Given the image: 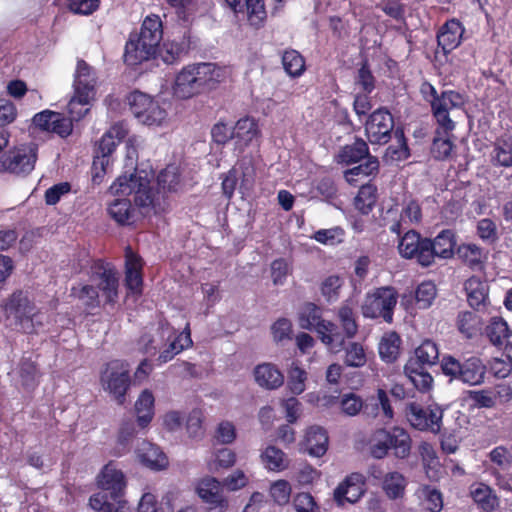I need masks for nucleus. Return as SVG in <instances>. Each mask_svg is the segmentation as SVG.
Returning a JSON list of instances; mask_svg holds the SVG:
<instances>
[{
	"label": "nucleus",
	"instance_id": "obj_1",
	"mask_svg": "<svg viewBox=\"0 0 512 512\" xmlns=\"http://www.w3.org/2000/svg\"><path fill=\"white\" fill-rule=\"evenodd\" d=\"M0 309L6 326L13 331L33 335L42 326L41 310L33 293L27 289H15L1 301Z\"/></svg>",
	"mask_w": 512,
	"mask_h": 512
},
{
	"label": "nucleus",
	"instance_id": "obj_2",
	"mask_svg": "<svg viewBox=\"0 0 512 512\" xmlns=\"http://www.w3.org/2000/svg\"><path fill=\"white\" fill-rule=\"evenodd\" d=\"M226 78V70L211 62L185 65L176 75L173 92L181 99H190L212 90Z\"/></svg>",
	"mask_w": 512,
	"mask_h": 512
},
{
	"label": "nucleus",
	"instance_id": "obj_3",
	"mask_svg": "<svg viewBox=\"0 0 512 512\" xmlns=\"http://www.w3.org/2000/svg\"><path fill=\"white\" fill-rule=\"evenodd\" d=\"M101 491L89 499L90 507L97 512H131L128 502L123 499L126 480L123 472L113 462L106 464L97 476Z\"/></svg>",
	"mask_w": 512,
	"mask_h": 512
},
{
	"label": "nucleus",
	"instance_id": "obj_4",
	"mask_svg": "<svg viewBox=\"0 0 512 512\" xmlns=\"http://www.w3.org/2000/svg\"><path fill=\"white\" fill-rule=\"evenodd\" d=\"M365 134L371 144H387L394 134L398 146H389L387 154L393 160H404L410 155L407 140L402 128H395L394 117L386 107L373 111L365 122Z\"/></svg>",
	"mask_w": 512,
	"mask_h": 512
},
{
	"label": "nucleus",
	"instance_id": "obj_5",
	"mask_svg": "<svg viewBox=\"0 0 512 512\" xmlns=\"http://www.w3.org/2000/svg\"><path fill=\"white\" fill-rule=\"evenodd\" d=\"M438 362L439 347L437 343L425 339L406 362L404 373L418 391L427 393L432 389L434 383L429 368L437 365Z\"/></svg>",
	"mask_w": 512,
	"mask_h": 512
},
{
	"label": "nucleus",
	"instance_id": "obj_6",
	"mask_svg": "<svg viewBox=\"0 0 512 512\" xmlns=\"http://www.w3.org/2000/svg\"><path fill=\"white\" fill-rule=\"evenodd\" d=\"M419 91L423 100L430 105L431 114L438 126L443 132L451 133L455 129V122L451 119L450 112L464 106V96L455 90H443L438 93L426 80L421 83Z\"/></svg>",
	"mask_w": 512,
	"mask_h": 512
},
{
	"label": "nucleus",
	"instance_id": "obj_7",
	"mask_svg": "<svg viewBox=\"0 0 512 512\" xmlns=\"http://www.w3.org/2000/svg\"><path fill=\"white\" fill-rule=\"evenodd\" d=\"M411 447L410 434L404 428L394 426L390 429L380 428L374 431L370 452L376 459H383L389 453L398 459H406L411 453Z\"/></svg>",
	"mask_w": 512,
	"mask_h": 512
},
{
	"label": "nucleus",
	"instance_id": "obj_8",
	"mask_svg": "<svg viewBox=\"0 0 512 512\" xmlns=\"http://www.w3.org/2000/svg\"><path fill=\"white\" fill-rule=\"evenodd\" d=\"M299 323L303 329L315 330L321 341L331 350L340 351L344 337L335 323L322 319V310L316 304L305 303L299 313Z\"/></svg>",
	"mask_w": 512,
	"mask_h": 512
},
{
	"label": "nucleus",
	"instance_id": "obj_9",
	"mask_svg": "<svg viewBox=\"0 0 512 512\" xmlns=\"http://www.w3.org/2000/svg\"><path fill=\"white\" fill-rule=\"evenodd\" d=\"M100 384L118 405H124L131 386L128 365L121 360L106 363L100 373Z\"/></svg>",
	"mask_w": 512,
	"mask_h": 512
},
{
	"label": "nucleus",
	"instance_id": "obj_10",
	"mask_svg": "<svg viewBox=\"0 0 512 512\" xmlns=\"http://www.w3.org/2000/svg\"><path fill=\"white\" fill-rule=\"evenodd\" d=\"M440 365L443 374L451 379L469 385H479L484 382L486 366L479 357L472 356L460 362L453 356L445 355Z\"/></svg>",
	"mask_w": 512,
	"mask_h": 512
},
{
	"label": "nucleus",
	"instance_id": "obj_11",
	"mask_svg": "<svg viewBox=\"0 0 512 512\" xmlns=\"http://www.w3.org/2000/svg\"><path fill=\"white\" fill-rule=\"evenodd\" d=\"M432 248L431 238L423 237L414 229L405 232L397 245L398 253L403 259L413 261L423 268L434 265Z\"/></svg>",
	"mask_w": 512,
	"mask_h": 512
},
{
	"label": "nucleus",
	"instance_id": "obj_12",
	"mask_svg": "<svg viewBox=\"0 0 512 512\" xmlns=\"http://www.w3.org/2000/svg\"><path fill=\"white\" fill-rule=\"evenodd\" d=\"M398 301L395 288L386 286L376 288L366 295L361 306L362 315L369 319L382 318L386 323L393 322L394 309Z\"/></svg>",
	"mask_w": 512,
	"mask_h": 512
},
{
	"label": "nucleus",
	"instance_id": "obj_13",
	"mask_svg": "<svg viewBox=\"0 0 512 512\" xmlns=\"http://www.w3.org/2000/svg\"><path fill=\"white\" fill-rule=\"evenodd\" d=\"M90 280L104 299V305L114 306L119 299V273L114 264L104 259L94 260L90 266Z\"/></svg>",
	"mask_w": 512,
	"mask_h": 512
},
{
	"label": "nucleus",
	"instance_id": "obj_14",
	"mask_svg": "<svg viewBox=\"0 0 512 512\" xmlns=\"http://www.w3.org/2000/svg\"><path fill=\"white\" fill-rule=\"evenodd\" d=\"M110 191L115 195L134 194V202L139 207H149L154 201V193L147 175L141 176L137 173L120 175L110 186Z\"/></svg>",
	"mask_w": 512,
	"mask_h": 512
},
{
	"label": "nucleus",
	"instance_id": "obj_15",
	"mask_svg": "<svg viewBox=\"0 0 512 512\" xmlns=\"http://www.w3.org/2000/svg\"><path fill=\"white\" fill-rule=\"evenodd\" d=\"M405 417L412 428L422 432L440 433L442 429L443 409L437 404L423 406L417 402L406 405Z\"/></svg>",
	"mask_w": 512,
	"mask_h": 512
},
{
	"label": "nucleus",
	"instance_id": "obj_16",
	"mask_svg": "<svg viewBox=\"0 0 512 512\" xmlns=\"http://www.w3.org/2000/svg\"><path fill=\"white\" fill-rule=\"evenodd\" d=\"M128 100L135 118L145 125L160 126L167 118V112L159 102L143 92H132Z\"/></svg>",
	"mask_w": 512,
	"mask_h": 512
},
{
	"label": "nucleus",
	"instance_id": "obj_17",
	"mask_svg": "<svg viewBox=\"0 0 512 512\" xmlns=\"http://www.w3.org/2000/svg\"><path fill=\"white\" fill-rule=\"evenodd\" d=\"M37 155L26 148H13L0 156V172L27 175L35 166Z\"/></svg>",
	"mask_w": 512,
	"mask_h": 512
},
{
	"label": "nucleus",
	"instance_id": "obj_18",
	"mask_svg": "<svg viewBox=\"0 0 512 512\" xmlns=\"http://www.w3.org/2000/svg\"><path fill=\"white\" fill-rule=\"evenodd\" d=\"M193 44L191 30L188 27H180L173 31L171 38L163 42L159 49L160 56L166 64H173L187 55Z\"/></svg>",
	"mask_w": 512,
	"mask_h": 512
},
{
	"label": "nucleus",
	"instance_id": "obj_19",
	"mask_svg": "<svg viewBox=\"0 0 512 512\" xmlns=\"http://www.w3.org/2000/svg\"><path fill=\"white\" fill-rule=\"evenodd\" d=\"M144 261L140 255L133 252L130 246L125 249L124 285L128 294L141 296L143 294Z\"/></svg>",
	"mask_w": 512,
	"mask_h": 512
},
{
	"label": "nucleus",
	"instance_id": "obj_20",
	"mask_svg": "<svg viewBox=\"0 0 512 512\" xmlns=\"http://www.w3.org/2000/svg\"><path fill=\"white\" fill-rule=\"evenodd\" d=\"M489 458L494 465L491 474L495 477L496 485L505 491H512V456L504 446H497L489 453Z\"/></svg>",
	"mask_w": 512,
	"mask_h": 512
},
{
	"label": "nucleus",
	"instance_id": "obj_21",
	"mask_svg": "<svg viewBox=\"0 0 512 512\" xmlns=\"http://www.w3.org/2000/svg\"><path fill=\"white\" fill-rule=\"evenodd\" d=\"M33 122L40 130L57 134L61 138H67L73 131L70 117L52 110H43L35 114Z\"/></svg>",
	"mask_w": 512,
	"mask_h": 512
},
{
	"label": "nucleus",
	"instance_id": "obj_22",
	"mask_svg": "<svg viewBox=\"0 0 512 512\" xmlns=\"http://www.w3.org/2000/svg\"><path fill=\"white\" fill-rule=\"evenodd\" d=\"M365 491V476L359 472H353L336 487L334 499L338 505H344L345 502L356 503Z\"/></svg>",
	"mask_w": 512,
	"mask_h": 512
},
{
	"label": "nucleus",
	"instance_id": "obj_23",
	"mask_svg": "<svg viewBox=\"0 0 512 512\" xmlns=\"http://www.w3.org/2000/svg\"><path fill=\"white\" fill-rule=\"evenodd\" d=\"M199 497L208 505L210 511L224 512L228 508V501L223 496L220 482L214 477H207L197 485Z\"/></svg>",
	"mask_w": 512,
	"mask_h": 512
},
{
	"label": "nucleus",
	"instance_id": "obj_24",
	"mask_svg": "<svg viewBox=\"0 0 512 512\" xmlns=\"http://www.w3.org/2000/svg\"><path fill=\"white\" fill-rule=\"evenodd\" d=\"M236 17H246L250 25L260 27L266 19L264 0H224Z\"/></svg>",
	"mask_w": 512,
	"mask_h": 512
},
{
	"label": "nucleus",
	"instance_id": "obj_25",
	"mask_svg": "<svg viewBox=\"0 0 512 512\" xmlns=\"http://www.w3.org/2000/svg\"><path fill=\"white\" fill-rule=\"evenodd\" d=\"M118 142L113 140L106 132L98 141L95 149V155L92 163V179L95 183L106 173V167L110 162V155L115 151Z\"/></svg>",
	"mask_w": 512,
	"mask_h": 512
},
{
	"label": "nucleus",
	"instance_id": "obj_26",
	"mask_svg": "<svg viewBox=\"0 0 512 512\" xmlns=\"http://www.w3.org/2000/svg\"><path fill=\"white\" fill-rule=\"evenodd\" d=\"M464 32L463 24L455 18L447 20L441 26L437 33V43L444 55L449 54L461 44Z\"/></svg>",
	"mask_w": 512,
	"mask_h": 512
},
{
	"label": "nucleus",
	"instance_id": "obj_27",
	"mask_svg": "<svg viewBox=\"0 0 512 512\" xmlns=\"http://www.w3.org/2000/svg\"><path fill=\"white\" fill-rule=\"evenodd\" d=\"M147 45L131 33L125 45L124 63L133 67L154 58L157 51Z\"/></svg>",
	"mask_w": 512,
	"mask_h": 512
},
{
	"label": "nucleus",
	"instance_id": "obj_28",
	"mask_svg": "<svg viewBox=\"0 0 512 512\" xmlns=\"http://www.w3.org/2000/svg\"><path fill=\"white\" fill-rule=\"evenodd\" d=\"M142 42L148 44L156 51L159 49L161 40L163 39V24L161 18L156 14H150L145 17L142 22L140 32L132 33Z\"/></svg>",
	"mask_w": 512,
	"mask_h": 512
},
{
	"label": "nucleus",
	"instance_id": "obj_29",
	"mask_svg": "<svg viewBox=\"0 0 512 512\" xmlns=\"http://www.w3.org/2000/svg\"><path fill=\"white\" fill-rule=\"evenodd\" d=\"M455 254L472 271H482L485 267L487 253L475 243H462L458 245Z\"/></svg>",
	"mask_w": 512,
	"mask_h": 512
},
{
	"label": "nucleus",
	"instance_id": "obj_30",
	"mask_svg": "<svg viewBox=\"0 0 512 512\" xmlns=\"http://www.w3.org/2000/svg\"><path fill=\"white\" fill-rule=\"evenodd\" d=\"M327 431L320 426H311L305 433L303 449L311 456L321 457L328 449Z\"/></svg>",
	"mask_w": 512,
	"mask_h": 512
},
{
	"label": "nucleus",
	"instance_id": "obj_31",
	"mask_svg": "<svg viewBox=\"0 0 512 512\" xmlns=\"http://www.w3.org/2000/svg\"><path fill=\"white\" fill-rule=\"evenodd\" d=\"M236 144L243 149L261 136L258 122L251 116L240 118L233 129Z\"/></svg>",
	"mask_w": 512,
	"mask_h": 512
},
{
	"label": "nucleus",
	"instance_id": "obj_32",
	"mask_svg": "<svg viewBox=\"0 0 512 512\" xmlns=\"http://www.w3.org/2000/svg\"><path fill=\"white\" fill-rule=\"evenodd\" d=\"M433 246V264L436 258L450 259L456 253V233L451 229H444L431 239Z\"/></svg>",
	"mask_w": 512,
	"mask_h": 512
},
{
	"label": "nucleus",
	"instance_id": "obj_33",
	"mask_svg": "<svg viewBox=\"0 0 512 512\" xmlns=\"http://www.w3.org/2000/svg\"><path fill=\"white\" fill-rule=\"evenodd\" d=\"M371 156L368 144L359 137H356L352 144H347L339 150L336 161L339 164L351 165Z\"/></svg>",
	"mask_w": 512,
	"mask_h": 512
},
{
	"label": "nucleus",
	"instance_id": "obj_34",
	"mask_svg": "<svg viewBox=\"0 0 512 512\" xmlns=\"http://www.w3.org/2000/svg\"><path fill=\"white\" fill-rule=\"evenodd\" d=\"M254 377L257 384L266 389H277L282 386L284 376L273 364H259L254 369Z\"/></svg>",
	"mask_w": 512,
	"mask_h": 512
},
{
	"label": "nucleus",
	"instance_id": "obj_35",
	"mask_svg": "<svg viewBox=\"0 0 512 512\" xmlns=\"http://www.w3.org/2000/svg\"><path fill=\"white\" fill-rule=\"evenodd\" d=\"M467 301L473 309L485 306L488 300V286L478 276H471L464 283Z\"/></svg>",
	"mask_w": 512,
	"mask_h": 512
},
{
	"label": "nucleus",
	"instance_id": "obj_36",
	"mask_svg": "<svg viewBox=\"0 0 512 512\" xmlns=\"http://www.w3.org/2000/svg\"><path fill=\"white\" fill-rule=\"evenodd\" d=\"M492 164L496 167H512V135L503 134L493 144Z\"/></svg>",
	"mask_w": 512,
	"mask_h": 512
},
{
	"label": "nucleus",
	"instance_id": "obj_37",
	"mask_svg": "<svg viewBox=\"0 0 512 512\" xmlns=\"http://www.w3.org/2000/svg\"><path fill=\"white\" fill-rule=\"evenodd\" d=\"M379 171V161L375 156H369L364 163L344 171L345 180L353 186H357L367 177L375 176Z\"/></svg>",
	"mask_w": 512,
	"mask_h": 512
},
{
	"label": "nucleus",
	"instance_id": "obj_38",
	"mask_svg": "<svg viewBox=\"0 0 512 512\" xmlns=\"http://www.w3.org/2000/svg\"><path fill=\"white\" fill-rule=\"evenodd\" d=\"M95 82L92 67L83 59L78 60L73 83L74 92H87V94L93 95Z\"/></svg>",
	"mask_w": 512,
	"mask_h": 512
},
{
	"label": "nucleus",
	"instance_id": "obj_39",
	"mask_svg": "<svg viewBox=\"0 0 512 512\" xmlns=\"http://www.w3.org/2000/svg\"><path fill=\"white\" fill-rule=\"evenodd\" d=\"M108 214L119 225H130L134 221L135 209L127 198H118L108 206Z\"/></svg>",
	"mask_w": 512,
	"mask_h": 512
},
{
	"label": "nucleus",
	"instance_id": "obj_40",
	"mask_svg": "<svg viewBox=\"0 0 512 512\" xmlns=\"http://www.w3.org/2000/svg\"><path fill=\"white\" fill-rule=\"evenodd\" d=\"M154 396L151 391L144 390L139 395L135 410L137 413V423L141 428H146L154 417Z\"/></svg>",
	"mask_w": 512,
	"mask_h": 512
},
{
	"label": "nucleus",
	"instance_id": "obj_41",
	"mask_svg": "<svg viewBox=\"0 0 512 512\" xmlns=\"http://www.w3.org/2000/svg\"><path fill=\"white\" fill-rule=\"evenodd\" d=\"M485 335L494 346H501L505 340L512 339V331L502 317H492L485 327Z\"/></svg>",
	"mask_w": 512,
	"mask_h": 512
},
{
	"label": "nucleus",
	"instance_id": "obj_42",
	"mask_svg": "<svg viewBox=\"0 0 512 512\" xmlns=\"http://www.w3.org/2000/svg\"><path fill=\"white\" fill-rule=\"evenodd\" d=\"M471 497L482 510L491 512L498 506L499 499L493 489L484 483H479L471 489Z\"/></svg>",
	"mask_w": 512,
	"mask_h": 512
},
{
	"label": "nucleus",
	"instance_id": "obj_43",
	"mask_svg": "<svg viewBox=\"0 0 512 512\" xmlns=\"http://www.w3.org/2000/svg\"><path fill=\"white\" fill-rule=\"evenodd\" d=\"M260 457L264 467L269 471L280 472L289 466L287 455L281 449L272 445L267 446Z\"/></svg>",
	"mask_w": 512,
	"mask_h": 512
},
{
	"label": "nucleus",
	"instance_id": "obj_44",
	"mask_svg": "<svg viewBox=\"0 0 512 512\" xmlns=\"http://www.w3.org/2000/svg\"><path fill=\"white\" fill-rule=\"evenodd\" d=\"M141 461L149 468L161 470L168 466V458L165 453L152 443H145L140 453Z\"/></svg>",
	"mask_w": 512,
	"mask_h": 512
},
{
	"label": "nucleus",
	"instance_id": "obj_45",
	"mask_svg": "<svg viewBox=\"0 0 512 512\" xmlns=\"http://www.w3.org/2000/svg\"><path fill=\"white\" fill-rule=\"evenodd\" d=\"M71 294L81 301L88 311L95 310L101 305L98 288L93 284H81L78 287H72Z\"/></svg>",
	"mask_w": 512,
	"mask_h": 512
},
{
	"label": "nucleus",
	"instance_id": "obj_46",
	"mask_svg": "<svg viewBox=\"0 0 512 512\" xmlns=\"http://www.w3.org/2000/svg\"><path fill=\"white\" fill-rule=\"evenodd\" d=\"M281 62L285 72L293 78L300 77L306 70L305 58L295 49L285 50Z\"/></svg>",
	"mask_w": 512,
	"mask_h": 512
},
{
	"label": "nucleus",
	"instance_id": "obj_47",
	"mask_svg": "<svg viewBox=\"0 0 512 512\" xmlns=\"http://www.w3.org/2000/svg\"><path fill=\"white\" fill-rule=\"evenodd\" d=\"M92 96L93 95L87 94V92H74L73 97L67 105L68 114L72 122L80 121L89 113L91 109L90 100Z\"/></svg>",
	"mask_w": 512,
	"mask_h": 512
},
{
	"label": "nucleus",
	"instance_id": "obj_48",
	"mask_svg": "<svg viewBox=\"0 0 512 512\" xmlns=\"http://www.w3.org/2000/svg\"><path fill=\"white\" fill-rule=\"evenodd\" d=\"M337 317L343 330L341 334L344 340L346 338H354L358 333L359 324L353 308L348 304L341 305L338 309Z\"/></svg>",
	"mask_w": 512,
	"mask_h": 512
},
{
	"label": "nucleus",
	"instance_id": "obj_49",
	"mask_svg": "<svg viewBox=\"0 0 512 512\" xmlns=\"http://www.w3.org/2000/svg\"><path fill=\"white\" fill-rule=\"evenodd\" d=\"M157 184L163 192H177L181 186V173L176 165H168L157 176Z\"/></svg>",
	"mask_w": 512,
	"mask_h": 512
},
{
	"label": "nucleus",
	"instance_id": "obj_50",
	"mask_svg": "<svg viewBox=\"0 0 512 512\" xmlns=\"http://www.w3.org/2000/svg\"><path fill=\"white\" fill-rule=\"evenodd\" d=\"M377 201V187L373 184H363L360 186L355 197V207L362 214H369Z\"/></svg>",
	"mask_w": 512,
	"mask_h": 512
},
{
	"label": "nucleus",
	"instance_id": "obj_51",
	"mask_svg": "<svg viewBox=\"0 0 512 512\" xmlns=\"http://www.w3.org/2000/svg\"><path fill=\"white\" fill-rule=\"evenodd\" d=\"M448 135L449 133L443 132L439 126L435 131L431 152L434 158L437 160L448 159L455 147L454 143L451 141Z\"/></svg>",
	"mask_w": 512,
	"mask_h": 512
},
{
	"label": "nucleus",
	"instance_id": "obj_52",
	"mask_svg": "<svg viewBox=\"0 0 512 512\" xmlns=\"http://www.w3.org/2000/svg\"><path fill=\"white\" fill-rule=\"evenodd\" d=\"M406 488V479L399 472L388 473L383 480V490L390 499L401 498Z\"/></svg>",
	"mask_w": 512,
	"mask_h": 512
},
{
	"label": "nucleus",
	"instance_id": "obj_53",
	"mask_svg": "<svg viewBox=\"0 0 512 512\" xmlns=\"http://www.w3.org/2000/svg\"><path fill=\"white\" fill-rule=\"evenodd\" d=\"M480 326V317L471 311L460 312L457 316V327L460 333L467 338H472Z\"/></svg>",
	"mask_w": 512,
	"mask_h": 512
},
{
	"label": "nucleus",
	"instance_id": "obj_54",
	"mask_svg": "<svg viewBox=\"0 0 512 512\" xmlns=\"http://www.w3.org/2000/svg\"><path fill=\"white\" fill-rule=\"evenodd\" d=\"M476 235L487 245H494L499 240L498 228L494 220L482 218L476 224Z\"/></svg>",
	"mask_w": 512,
	"mask_h": 512
},
{
	"label": "nucleus",
	"instance_id": "obj_55",
	"mask_svg": "<svg viewBox=\"0 0 512 512\" xmlns=\"http://www.w3.org/2000/svg\"><path fill=\"white\" fill-rule=\"evenodd\" d=\"M400 338L395 333L387 338H383L379 344V355L386 363H393L399 355Z\"/></svg>",
	"mask_w": 512,
	"mask_h": 512
},
{
	"label": "nucleus",
	"instance_id": "obj_56",
	"mask_svg": "<svg viewBox=\"0 0 512 512\" xmlns=\"http://www.w3.org/2000/svg\"><path fill=\"white\" fill-rule=\"evenodd\" d=\"M307 380V372L301 368L296 362H292L288 370V387L290 391L299 395L305 390Z\"/></svg>",
	"mask_w": 512,
	"mask_h": 512
},
{
	"label": "nucleus",
	"instance_id": "obj_57",
	"mask_svg": "<svg viewBox=\"0 0 512 512\" xmlns=\"http://www.w3.org/2000/svg\"><path fill=\"white\" fill-rule=\"evenodd\" d=\"M437 295V289L433 282L424 281L420 283L415 291L416 305L420 309L429 308Z\"/></svg>",
	"mask_w": 512,
	"mask_h": 512
},
{
	"label": "nucleus",
	"instance_id": "obj_58",
	"mask_svg": "<svg viewBox=\"0 0 512 512\" xmlns=\"http://www.w3.org/2000/svg\"><path fill=\"white\" fill-rule=\"evenodd\" d=\"M422 505L429 512H440L443 509L442 493L431 486H424L421 490Z\"/></svg>",
	"mask_w": 512,
	"mask_h": 512
},
{
	"label": "nucleus",
	"instance_id": "obj_59",
	"mask_svg": "<svg viewBox=\"0 0 512 512\" xmlns=\"http://www.w3.org/2000/svg\"><path fill=\"white\" fill-rule=\"evenodd\" d=\"M367 359L363 346L360 343L352 342L346 348L344 362L350 367H362Z\"/></svg>",
	"mask_w": 512,
	"mask_h": 512
},
{
	"label": "nucleus",
	"instance_id": "obj_60",
	"mask_svg": "<svg viewBox=\"0 0 512 512\" xmlns=\"http://www.w3.org/2000/svg\"><path fill=\"white\" fill-rule=\"evenodd\" d=\"M356 84L365 94H370L375 88V77L372 74L367 60L362 62L358 70Z\"/></svg>",
	"mask_w": 512,
	"mask_h": 512
},
{
	"label": "nucleus",
	"instance_id": "obj_61",
	"mask_svg": "<svg viewBox=\"0 0 512 512\" xmlns=\"http://www.w3.org/2000/svg\"><path fill=\"white\" fill-rule=\"evenodd\" d=\"M291 485L287 480H277L270 487V495L279 505H285L289 502L291 496Z\"/></svg>",
	"mask_w": 512,
	"mask_h": 512
},
{
	"label": "nucleus",
	"instance_id": "obj_62",
	"mask_svg": "<svg viewBox=\"0 0 512 512\" xmlns=\"http://www.w3.org/2000/svg\"><path fill=\"white\" fill-rule=\"evenodd\" d=\"M67 8L74 14L90 15L100 6V0H65Z\"/></svg>",
	"mask_w": 512,
	"mask_h": 512
},
{
	"label": "nucleus",
	"instance_id": "obj_63",
	"mask_svg": "<svg viewBox=\"0 0 512 512\" xmlns=\"http://www.w3.org/2000/svg\"><path fill=\"white\" fill-rule=\"evenodd\" d=\"M340 407L343 413L348 416H356L364 408V403L358 395L348 393L343 395Z\"/></svg>",
	"mask_w": 512,
	"mask_h": 512
},
{
	"label": "nucleus",
	"instance_id": "obj_64",
	"mask_svg": "<svg viewBox=\"0 0 512 512\" xmlns=\"http://www.w3.org/2000/svg\"><path fill=\"white\" fill-rule=\"evenodd\" d=\"M296 512H318V505L314 497L308 492L298 493L293 500Z\"/></svg>",
	"mask_w": 512,
	"mask_h": 512
}]
</instances>
